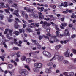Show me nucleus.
<instances>
[{"label": "nucleus", "instance_id": "obj_1", "mask_svg": "<svg viewBox=\"0 0 76 76\" xmlns=\"http://www.w3.org/2000/svg\"><path fill=\"white\" fill-rule=\"evenodd\" d=\"M19 73L22 75H27L28 74V71L25 69H20Z\"/></svg>", "mask_w": 76, "mask_h": 76}, {"label": "nucleus", "instance_id": "obj_2", "mask_svg": "<svg viewBox=\"0 0 76 76\" xmlns=\"http://www.w3.org/2000/svg\"><path fill=\"white\" fill-rule=\"evenodd\" d=\"M34 66L35 67L38 68V69H40V68H41L42 67V64L41 63H34Z\"/></svg>", "mask_w": 76, "mask_h": 76}, {"label": "nucleus", "instance_id": "obj_3", "mask_svg": "<svg viewBox=\"0 0 76 76\" xmlns=\"http://www.w3.org/2000/svg\"><path fill=\"white\" fill-rule=\"evenodd\" d=\"M53 39L54 40L53 41L49 40V41L50 43H52V44H53V43H54V41L55 42H59L60 41V40H59L56 38V36H54L53 37Z\"/></svg>", "mask_w": 76, "mask_h": 76}, {"label": "nucleus", "instance_id": "obj_4", "mask_svg": "<svg viewBox=\"0 0 76 76\" xmlns=\"http://www.w3.org/2000/svg\"><path fill=\"white\" fill-rule=\"evenodd\" d=\"M57 59L58 61L61 62V61H63L64 58L63 56L58 55V56Z\"/></svg>", "mask_w": 76, "mask_h": 76}, {"label": "nucleus", "instance_id": "obj_5", "mask_svg": "<svg viewBox=\"0 0 76 76\" xmlns=\"http://www.w3.org/2000/svg\"><path fill=\"white\" fill-rule=\"evenodd\" d=\"M39 19H44L45 20H46V21H48L50 19V18H48L47 19L46 18L44 17V16L43 15H39Z\"/></svg>", "mask_w": 76, "mask_h": 76}, {"label": "nucleus", "instance_id": "obj_6", "mask_svg": "<svg viewBox=\"0 0 76 76\" xmlns=\"http://www.w3.org/2000/svg\"><path fill=\"white\" fill-rule=\"evenodd\" d=\"M61 25H60V28H61V29H64V27H65L67 26V23H61Z\"/></svg>", "mask_w": 76, "mask_h": 76}, {"label": "nucleus", "instance_id": "obj_7", "mask_svg": "<svg viewBox=\"0 0 76 76\" xmlns=\"http://www.w3.org/2000/svg\"><path fill=\"white\" fill-rule=\"evenodd\" d=\"M65 35L66 36H70V33H69V32L67 31L66 34V32H64V34H60V36H61V37H63V36H65Z\"/></svg>", "mask_w": 76, "mask_h": 76}, {"label": "nucleus", "instance_id": "obj_8", "mask_svg": "<svg viewBox=\"0 0 76 76\" xmlns=\"http://www.w3.org/2000/svg\"><path fill=\"white\" fill-rule=\"evenodd\" d=\"M37 9L38 10H39L40 12H42L44 11V8L43 7H37Z\"/></svg>", "mask_w": 76, "mask_h": 76}, {"label": "nucleus", "instance_id": "obj_9", "mask_svg": "<svg viewBox=\"0 0 76 76\" xmlns=\"http://www.w3.org/2000/svg\"><path fill=\"white\" fill-rule=\"evenodd\" d=\"M64 55L66 57H69L70 56V53H68V51H66L65 53H64Z\"/></svg>", "mask_w": 76, "mask_h": 76}, {"label": "nucleus", "instance_id": "obj_10", "mask_svg": "<svg viewBox=\"0 0 76 76\" xmlns=\"http://www.w3.org/2000/svg\"><path fill=\"white\" fill-rule=\"evenodd\" d=\"M52 69V67H50L49 69H46V71H45V73H51V69Z\"/></svg>", "mask_w": 76, "mask_h": 76}, {"label": "nucleus", "instance_id": "obj_11", "mask_svg": "<svg viewBox=\"0 0 76 76\" xmlns=\"http://www.w3.org/2000/svg\"><path fill=\"white\" fill-rule=\"evenodd\" d=\"M42 26L45 29L47 28V22L45 21L44 22L43 24L42 25Z\"/></svg>", "mask_w": 76, "mask_h": 76}, {"label": "nucleus", "instance_id": "obj_12", "mask_svg": "<svg viewBox=\"0 0 76 76\" xmlns=\"http://www.w3.org/2000/svg\"><path fill=\"white\" fill-rule=\"evenodd\" d=\"M21 53L20 51H18L15 53V55H16L18 58H19V57H20L21 56L19 54H21Z\"/></svg>", "mask_w": 76, "mask_h": 76}, {"label": "nucleus", "instance_id": "obj_13", "mask_svg": "<svg viewBox=\"0 0 76 76\" xmlns=\"http://www.w3.org/2000/svg\"><path fill=\"white\" fill-rule=\"evenodd\" d=\"M31 25H33V27H38L39 25L37 24V23H31Z\"/></svg>", "mask_w": 76, "mask_h": 76}, {"label": "nucleus", "instance_id": "obj_14", "mask_svg": "<svg viewBox=\"0 0 76 76\" xmlns=\"http://www.w3.org/2000/svg\"><path fill=\"white\" fill-rule=\"evenodd\" d=\"M60 48H61V45H57L55 46V49L56 50H59Z\"/></svg>", "mask_w": 76, "mask_h": 76}, {"label": "nucleus", "instance_id": "obj_15", "mask_svg": "<svg viewBox=\"0 0 76 76\" xmlns=\"http://www.w3.org/2000/svg\"><path fill=\"white\" fill-rule=\"evenodd\" d=\"M19 33L20 34L22 33V32L23 34H24V33H25V30L23 28H22V29H19Z\"/></svg>", "mask_w": 76, "mask_h": 76}, {"label": "nucleus", "instance_id": "obj_16", "mask_svg": "<svg viewBox=\"0 0 76 76\" xmlns=\"http://www.w3.org/2000/svg\"><path fill=\"white\" fill-rule=\"evenodd\" d=\"M26 58L25 56H23L21 57V60L22 61H25L26 60Z\"/></svg>", "mask_w": 76, "mask_h": 76}, {"label": "nucleus", "instance_id": "obj_17", "mask_svg": "<svg viewBox=\"0 0 76 76\" xmlns=\"http://www.w3.org/2000/svg\"><path fill=\"white\" fill-rule=\"evenodd\" d=\"M15 24H16L17 25L15 24V27L16 29H18L19 27V25H18V23L15 21Z\"/></svg>", "mask_w": 76, "mask_h": 76}, {"label": "nucleus", "instance_id": "obj_18", "mask_svg": "<svg viewBox=\"0 0 76 76\" xmlns=\"http://www.w3.org/2000/svg\"><path fill=\"white\" fill-rule=\"evenodd\" d=\"M47 65L48 66H50V67L51 66H53V63L50 62L48 63L47 64Z\"/></svg>", "mask_w": 76, "mask_h": 76}, {"label": "nucleus", "instance_id": "obj_19", "mask_svg": "<svg viewBox=\"0 0 76 76\" xmlns=\"http://www.w3.org/2000/svg\"><path fill=\"white\" fill-rule=\"evenodd\" d=\"M47 54H48V55L47 54L46 55V57H48V58L51 57V54L50 53L48 52Z\"/></svg>", "mask_w": 76, "mask_h": 76}, {"label": "nucleus", "instance_id": "obj_20", "mask_svg": "<svg viewBox=\"0 0 76 76\" xmlns=\"http://www.w3.org/2000/svg\"><path fill=\"white\" fill-rule=\"evenodd\" d=\"M14 0H8L7 2L9 3V4H12L13 3V1Z\"/></svg>", "mask_w": 76, "mask_h": 76}, {"label": "nucleus", "instance_id": "obj_21", "mask_svg": "<svg viewBox=\"0 0 76 76\" xmlns=\"http://www.w3.org/2000/svg\"><path fill=\"white\" fill-rule=\"evenodd\" d=\"M33 16L35 18H38V15L37 14H33Z\"/></svg>", "mask_w": 76, "mask_h": 76}, {"label": "nucleus", "instance_id": "obj_22", "mask_svg": "<svg viewBox=\"0 0 76 76\" xmlns=\"http://www.w3.org/2000/svg\"><path fill=\"white\" fill-rule=\"evenodd\" d=\"M31 58H29L26 59V62L27 63H29L31 62Z\"/></svg>", "mask_w": 76, "mask_h": 76}, {"label": "nucleus", "instance_id": "obj_23", "mask_svg": "<svg viewBox=\"0 0 76 76\" xmlns=\"http://www.w3.org/2000/svg\"><path fill=\"white\" fill-rule=\"evenodd\" d=\"M46 31L48 33H49L50 32V27H48L46 28Z\"/></svg>", "mask_w": 76, "mask_h": 76}, {"label": "nucleus", "instance_id": "obj_24", "mask_svg": "<svg viewBox=\"0 0 76 76\" xmlns=\"http://www.w3.org/2000/svg\"><path fill=\"white\" fill-rule=\"evenodd\" d=\"M26 30L28 32H33V31L29 28H27Z\"/></svg>", "mask_w": 76, "mask_h": 76}, {"label": "nucleus", "instance_id": "obj_25", "mask_svg": "<svg viewBox=\"0 0 76 76\" xmlns=\"http://www.w3.org/2000/svg\"><path fill=\"white\" fill-rule=\"evenodd\" d=\"M1 44L4 45V47L7 48V45L6 44V43L5 42H4L2 41V42H1Z\"/></svg>", "mask_w": 76, "mask_h": 76}, {"label": "nucleus", "instance_id": "obj_26", "mask_svg": "<svg viewBox=\"0 0 76 76\" xmlns=\"http://www.w3.org/2000/svg\"><path fill=\"white\" fill-rule=\"evenodd\" d=\"M14 15H16L17 17H18V18H20V16L19 15V13H18V12H16V13H13Z\"/></svg>", "mask_w": 76, "mask_h": 76}, {"label": "nucleus", "instance_id": "obj_27", "mask_svg": "<svg viewBox=\"0 0 76 76\" xmlns=\"http://www.w3.org/2000/svg\"><path fill=\"white\" fill-rule=\"evenodd\" d=\"M14 33L16 35H19V31H15L14 32Z\"/></svg>", "mask_w": 76, "mask_h": 76}, {"label": "nucleus", "instance_id": "obj_28", "mask_svg": "<svg viewBox=\"0 0 76 76\" xmlns=\"http://www.w3.org/2000/svg\"><path fill=\"white\" fill-rule=\"evenodd\" d=\"M48 53V52L46 51H43V54H44V55H45V56H46L47 54Z\"/></svg>", "mask_w": 76, "mask_h": 76}, {"label": "nucleus", "instance_id": "obj_29", "mask_svg": "<svg viewBox=\"0 0 76 76\" xmlns=\"http://www.w3.org/2000/svg\"><path fill=\"white\" fill-rule=\"evenodd\" d=\"M8 66L10 69H12L13 68V65L12 64H8Z\"/></svg>", "mask_w": 76, "mask_h": 76}, {"label": "nucleus", "instance_id": "obj_30", "mask_svg": "<svg viewBox=\"0 0 76 76\" xmlns=\"http://www.w3.org/2000/svg\"><path fill=\"white\" fill-rule=\"evenodd\" d=\"M25 68H27L28 70H30V68H29V67L28 66L26 65L25 66Z\"/></svg>", "mask_w": 76, "mask_h": 76}, {"label": "nucleus", "instance_id": "obj_31", "mask_svg": "<svg viewBox=\"0 0 76 76\" xmlns=\"http://www.w3.org/2000/svg\"><path fill=\"white\" fill-rule=\"evenodd\" d=\"M44 35H42V36L41 35H39V40H41L42 39V38H44Z\"/></svg>", "mask_w": 76, "mask_h": 76}, {"label": "nucleus", "instance_id": "obj_32", "mask_svg": "<svg viewBox=\"0 0 76 76\" xmlns=\"http://www.w3.org/2000/svg\"><path fill=\"white\" fill-rule=\"evenodd\" d=\"M6 7L8 10H10V8L9 7V6L7 4H6V7Z\"/></svg>", "mask_w": 76, "mask_h": 76}, {"label": "nucleus", "instance_id": "obj_33", "mask_svg": "<svg viewBox=\"0 0 76 76\" xmlns=\"http://www.w3.org/2000/svg\"><path fill=\"white\" fill-rule=\"evenodd\" d=\"M63 63L64 64H67L69 63V62L67 61L64 60L63 61Z\"/></svg>", "mask_w": 76, "mask_h": 76}, {"label": "nucleus", "instance_id": "obj_34", "mask_svg": "<svg viewBox=\"0 0 76 76\" xmlns=\"http://www.w3.org/2000/svg\"><path fill=\"white\" fill-rule=\"evenodd\" d=\"M25 18L27 20H28L29 19V17H28V15L27 14H25Z\"/></svg>", "mask_w": 76, "mask_h": 76}, {"label": "nucleus", "instance_id": "obj_35", "mask_svg": "<svg viewBox=\"0 0 76 76\" xmlns=\"http://www.w3.org/2000/svg\"><path fill=\"white\" fill-rule=\"evenodd\" d=\"M69 75H71V76H74V75H75V74L73 72H71L69 73Z\"/></svg>", "mask_w": 76, "mask_h": 76}, {"label": "nucleus", "instance_id": "obj_36", "mask_svg": "<svg viewBox=\"0 0 76 76\" xmlns=\"http://www.w3.org/2000/svg\"><path fill=\"white\" fill-rule=\"evenodd\" d=\"M4 11H5V12L6 13H9V14H10V12H9V10H8L7 9H5Z\"/></svg>", "mask_w": 76, "mask_h": 76}, {"label": "nucleus", "instance_id": "obj_37", "mask_svg": "<svg viewBox=\"0 0 76 76\" xmlns=\"http://www.w3.org/2000/svg\"><path fill=\"white\" fill-rule=\"evenodd\" d=\"M5 58V57L4 56H0V58L1 59V60H2V61H4V58Z\"/></svg>", "mask_w": 76, "mask_h": 76}, {"label": "nucleus", "instance_id": "obj_38", "mask_svg": "<svg viewBox=\"0 0 76 76\" xmlns=\"http://www.w3.org/2000/svg\"><path fill=\"white\" fill-rule=\"evenodd\" d=\"M3 18H4L3 15H0V18L1 20H3Z\"/></svg>", "mask_w": 76, "mask_h": 76}, {"label": "nucleus", "instance_id": "obj_39", "mask_svg": "<svg viewBox=\"0 0 76 76\" xmlns=\"http://www.w3.org/2000/svg\"><path fill=\"white\" fill-rule=\"evenodd\" d=\"M69 72H65L63 73V74L66 76H68Z\"/></svg>", "mask_w": 76, "mask_h": 76}, {"label": "nucleus", "instance_id": "obj_40", "mask_svg": "<svg viewBox=\"0 0 76 76\" xmlns=\"http://www.w3.org/2000/svg\"><path fill=\"white\" fill-rule=\"evenodd\" d=\"M43 38H45V39H48V40H49V37L48 36H45V35H43Z\"/></svg>", "mask_w": 76, "mask_h": 76}, {"label": "nucleus", "instance_id": "obj_41", "mask_svg": "<svg viewBox=\"0 0 76 76\" xmlns=\"http://www.w3.org/2000/svg\"><path fill=\"white\" fill-rule=\"evenodd\" d=\"M37 48L38 49H41V46L39 45H37Z\"/></svg>", "mask_w": 76, "mask_h": 76}, {"label": "nucleus", "instance_id": "obj_42", "mask_svg": "<svg viewBox=\"0 0 76 76\" xmlns=\"http://www.w3.org/2000/svg\"><path fill=\"white\" fill-rule=\"evenodd\" d=\"M28 23H32V22H34V20H28Z\"/></svg>", "mask_w": 76, "mask_h": 76}, {"label": "nucleus", "instance_id": "obj_43", "mask_svg": "<svg viewBox=\"0 0 76 76\" xmlns=\"http://www.w3.org/2000/svg\"><path fill=\"white\" fill-rule=\"evenodd\" d=\"M14 5L13 6V7H16V6H17V5H18V4L16 3H14L13 4Z\"/></svg>", "mask_w": 76, "mask_h": 76}, {"label": "nucleus", "instance_id": "obj_44", "mask_svg": "<svg viewBox=\"0 0 76 76\" xmlns=\"http://www.w3.org/2000/svg\"><path fill=\"white\" fill-rule=\"evenodd\" d=\"M76 37V35L75 34H73L71 36V38H75Z\"/></svg>", "mask_w": 76, "mask_h": 76}, {"label": "nucleus", "instance_id": "obj_45", "mask_svg": "<svg viewBox=\"0 0 76 76\" xmlns=\"http://www.w3.org/2000/svg\"><path fill=\"white\" fill-rule=\"evenodd\" d=\"M31 41H32L33 42H35L36 44H37V43L36 42H38L36 40H32V39L31 40Z\"/></svg>", "mask_w": 76, "mask_h": 76}, {"label": "nucleus", "instance_id": "obj_46", "mask_svg": "<svg viewBox=\"0 0 76 76\" xmlns=\"http://www.w3.org/2000/svg\"><path fill=\"white\" fill-rule=\"evenodd\" d=\"M66 11H67V12H69V13H72V12H73L72 10H67V9L66 10Z\"/></svg>", "mask_w": 76, "mask_h": 76}, {"label": "nucleus", "instance_id": "obj_47", "mask_svg": "<svg viewBox=\"0 0 76 76\" xmlns=\"http://www.w3.org/2000/svg\"><path fill=\"white\" fill-rule=\"evenodd\" d=\"M55 27V29L56 30H57V31H60V29H59V28L58 27H57L56 26Z\"/></svg>", "mask_w": 76, "mask_h": 76}, {"label": "nucleus", "instance_id": "obj_48", "mask_svg": "<svg viewBox=\"0 0 76 76\" xmlns=\"http://www.w3.org/2000/svg\"><path fill=\"white\" fill-rule=\"evenodd\" d=\"M13 50H19V48L16 47H14L13 48Z\"/></svg>", "mask_w": 76, "mask_h": 76}, {"label": "nucleus", "instance_id": "obj_49", "mask_svg": "<svg viewBox=\"0 0 76 76\" xmlns=\"http://www.w3.org/2000/svg\"><path fill=\"white\" fill-rule=\"evenodd\" d=\"M1 37L2 39H3L4 40V41H6V39L5 38V37H4V35H2L1 36Z\"/></svg>", "mask_w": 76, "mask_h": 76}, {"label": "nucleus", "instance_id": "obj_50", "mask_svg": "<svg viewBox=\"0 0 76 76\" xmlns=\"http://www.w3.org/2000/svg\"><path fill=\"white\" fill-rule=\"evenodd\" d=\"M55 57H56V56H55L53 57V58L50 60V61H53V60H56V58H55Z\"/></svg>", "mask_w": 76, "mask_h": 76}, {"label": "nucleus", "instance_id": "obj_51", "mask_svg": "<svg viewBox=\"0 0 76 76\" xmlns=\"http://www.w3.org/2000/svg\"><path fill=\"white\" fill-rule=\"evenodd\" d=\"M14 71V70H13L12 71V72H11L10 71H8V72L9 73H10V74H11L12 75V73H13Z\"/></svg>", "mask_w": 76, "mask_h": 76}, {"label": "nucleus", "instance_id": "obj_52", "mask_svg": "<svg viewBox=\"0 0 76 76\" xmlns=\"http://www.w3.org/2000/svg\"><path fill=\"white\" fill-rule=\"evenodd\" d=\"M15 61L17 62H18L19 61V58H18L17 57L15 59Z\"/></svg>", "mask_w": 76, "mask_h": 76}, {"label": "nucleus", "instance_id": "obj_53", "mask_svg": "<svg viewBox=\"0 0 76 76\" xmlns=\"http://www.w3.org/2000/svg\"><path fill=\"white\" fill-rule=\"evenodd\" d=\"M13 20V19H8V21L9 22H12Z\"/></svg>", "mask_w": 76, "mask_h": 76}, {"label": "nucleus", "instance_id": "obj_54", "mask_svg": "<svg viewBox=\"0 0 76 76\" xmlns=\"http://www.w3.org/2000/svg\"><path fill=\"white\" fill-rule=\"evenodd\" d=\"M48 16L50 17V18H54V17H53V15H48Z\"/></svg>", "mask_w": 76, "mask_h": 76}, {"label": "nucleus", "instance_id": "obj_55", "mask_svg": "<svg viewBox=\"0 0 76 76\" xmlns=\"http://www.w3.org/2000/svg\"><path fill=\"white\" fill-rule=\"evenodd\" d=\"M50 23L52 25H53V26H56V25H55V24H54V23L53 22H51Z\"/></svg>", "mask_w": 76, "mask_h": 76}, {"label": "nucleus", "instance_id": "obj_56", "mask_svg": "<svg viewBox=\"0 0 76 76\" xmlns=\"http://www.w3.org/2000/svg\"><path fill=\"white\" fill-rule=\"evenodd\" d=\"M63 13H64L65 14H67L68 13V12L66 11H63L62 12Z\"/></svg>", "mask_w": 76, "mask_h": 76}, {"label": "nucleus", "instance_id": "obj_57", "mask_svg": "<svg viewBox=\"0 0 76 76\" xmlns=\"http://www.w3.org/2000/svg\"><path fill=\"white\" fill-rule=\"evenodd\" d=\"M46 35L48 36L49 37H51V34L50 33H48L46 34Z\"/></svg>", "mask_w": 76, "mask_h": 76}, {"label": "nucleus", "instance_id": "obj_58", "mask_svg": "<svg viewBox=\"0 0 76 76\" xmlns=\"http://www.w3.org/2000/svg\"><path fill=\"white\" fill-rule=\"evenodd\" d=\"M61 20L62 22H63L64 20V18H61Z\"/></svg>", "mask_w": 76, "mask_h": 76}, {"label": "nucleus", "instance_id": "obj_59", "mask_svg": "<svg viewBox=\"0 0 76 76\" xmlns=\"http://www.w3.org/2000/svg\"><path fill=\"white\" fill-rule=\"evenodd\" d=\"M0 4H1V6H3L4 4L3 2L0 3Z\"/></svg>", "mask_w": 76, "mask_h": 76}, {"label": "nucleus", "instance_id": "obj_60", "mask_svg": "<svg viewBox=\"0 0 76 76\" xmlns=\"http://www.w3.org/2000/svg\"><path fill=\"white\" fill-rule=\"evenodd\" d=\"M68 41H69L68 40H65L64 42V44H66V43H67V42H68Z\"/></svg>", "mask_w": 76, "mask_h": 76}, {"label": "nucleus", "instance_id": "obj_61", "mask_svg": "<svg viewBox=\"0 0 76 76\" xmlns=\"http://www.w3.org/2000/svg\"><path fill=\"white\" fill-rule=\"evenodd\" d=\"M37 35H40L41 34V32L39 31H37Z\"/></svg>", "mask_w": 76, "mask_h": 76}, {"label": "nucleus", "instance_id": "obj_62", "mask_svg": "<svg viewBox=\"0 0 76 76\" xmlns=\"http://www.w3.org/2000/svg\"><path fill=\"white\" fill-rule=\"evenodd\" d=\"M23 28H25V27L26 26V25L25 24H23Z\"/></svg>", "mask_w": 76, "mask_h": 76}, {"label": "nucleus", "instance_id": "obj_63", "mask_svg": "<svg viewBox=\"0 0 76 76\" xmlns=\"http://www.w3.org/2000/svg\"><path fill=\"white\" fill-rule=\"evenodd\" d=\"M74 63H76V58L74 59L73 60Z\"/></svg>", "mask_w": 76, "mask_h": 76}, {"label": "nucleus", "instance_id": "obj_64", "mask_svg": "<svg viewBox=\"0 0 76 76\" xmlns=\"http://www.w3.org/2000/svg\"><path fill=\"white\" fill-rule=\"evenodd\" d=\"M73 53H74V54H76V50H73Z\"/></svg>", "mask_w": 76, "mask_h": 76}]
</instances>
